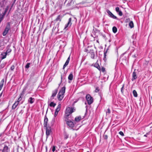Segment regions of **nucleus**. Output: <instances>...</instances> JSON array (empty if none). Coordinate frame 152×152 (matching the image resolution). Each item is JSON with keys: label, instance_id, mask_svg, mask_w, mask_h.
I'll return each mask as SVG.
<instances>
[{"label": "nucleus", "instance_id": "1", "mask_svg": "<svg viewBox=\"0 0 152 152\" xmlns=\"http://www.w3.org/2000/svg\"><path fill=\"white\" fill-rule=\"evenodd\" d=\"M66 87H63L57 95V98L59 101H61L64 97V94L65 92Z\"/></svg>", "mask_w": 152, "mask_h": 152}, {"label": "nucleus", "instance_id": "2", "mask_svg": "<svg viewBox=\"0 0 152 152\" xmlns=\"http://www.w3.org/2000/svg\"><path fill=\"white\" fill-rule=\"evenodd\" d=\"M75 110V109L73 108L68 107L66 109L65 116V117L69 118L70 114L72 113Z\"/></svg>", "mask_w": 152, "mask_h": 152}, {"label": "nucleus", "instance_id": "3", "mask_svg": "<svg viewBox=\"0 0 152 152\" xmlns=\"http://www.w3.org/2000/svg\"><path fill=\"white\" fill-rule=\"evenodd\" d=\"M86 98L88 104L90 105L93 102V99L90 94H87Z\"/></svg>", "mask_w": 152, "mask_h": 152}, {"label": "nucleus", "instance_id": "4", "mask_svg": "<svg viewBox=\"0 0 152 152\" xmlns=\"http://www.w3.org/2000/svg\"><path fill=\"white\" fill-rule=\"evenodd\" d=\"M10 23H7L3 33V35L4 36H5L8 32L9 30L10 29Z\"/></svg>", "mask_w": 152, "mask_h": 152}, {"label": "nucleus", "instance_id": "5", "mask_svg": "<svg viewBox=\"0 0 152 152\" xmlns=\"http://www.w3.org/2000/svg\"><path fill=\"white\" fill-rule=\"evenodd\" d=\"M69 118L65 117V120L67 125L70 127H73L74 126V124L73 122L68 120Z\"/></svg>", "mask_w": 152, "mask_h": 152}, {"label": "nucleus", "instance_id": "6", "mask_svg": "<svg viewBox=\"0 0 152 152\" xmlns=\"http://www.w3.org/2000/svg\"><path fill=\"white\" fill-rule=\"evenodd\" d=\"M45 127L46 129V135H47V137L50 135V134L51 132V128L49 126Z\"/></svg>", "mask_w": 152, "mask_h": 152}, {"label": "nucleus", "instance_id": "7", "mask_svg": "<svg viewBox=\"0 0 152 152\" xmlns=\"http://www.w3.org/2000/svg\"><path fill=\"white\" fill-rule=\"evenodd\" d=\"M106 12L108 14L109 16L110 17L114 19H117V17L114 15L109 10H106Z\"/></svg>", "mask_w": 152, "mask_h": 152}, {"label": "nucleus", "instance_id": "8", "mask_svg": "<svg viewBox=\"0 0 152 152\" xmlns=\"http://www.w3.org/2000/svg\"><path fill=\"white\" fill-rule=\"evenodd\" d=\"M58 90L57 89H55L52 91V94L50 97V99L52 100L54 99V97L57 94Z\"/></svg>", "mask_w": 152, "mask_h": 152}, {"label": "nucleus", "instance_id": "9", "mask_svg": "<svg viewBox=\"0 0 152 152\" xmlns=\"http://www.w3.org/2000/svg\"><path fill=\"white\" fill-rule=\"evenodd\" d=\"M89 52L90 54L91 55V58L92 59H94L95 54L94 51L93 50H90Z\"/></svg>", "mask_w": 152, "mask_h": 152}, {"label": "nucleus", "instance_id": "10", "mask_svg": "<svg viewBox=\"0 0 152 152\" xmlns=\"http://www.w3.org/2000/svg\"><path fill=\"white\" fill-rule=\"evenodd\" d=\"M71 20V18H69V20L68 23L66 24L65 26L64 27L65 29H66L69 26H71L72 24Z\"/></svg>", "mask_w": 152, "mask_h": 152}, {"label": "nucleus", "instance_id": "11", "mask_svg": "<svg viewBox=\"0 0 152 152\" xmlns=\"http://www.w3.org/2000/svg\"><path fill=\"white\" fill-rule=\"evenodd\" d=\"M137 78V75L136 73L134 71L132 74V81H133L134 80L136 79Z\"/></svg>", "mask_w": 152, "mask_h": 152}, {"label": "nucleus", "instance_id": "12", "mask_svg": "<svg viewBox=\"0 0 152 152\" xmlns=\"http://www.w3.org/2000/svg\"><path fill=\"white\" fill-rule=\"evenodd\" d=\"M70 56L68 58L67 60H66L65 63L64 64V65L63 67V69H64L65 67L68 65V64H69V60H70Z\"/></svg>", "mask_w": 152, "mask_h": 152}, {"label": "nucleus", "instance_id": "13", "mask_svg": "<svg viewBox=\"0 0 152 152\" xmlns=\"http://www.w3.org/2000/svg\"><path fill=\"white\" fill-rule=\"evenodd\" d=\"M70 56L68 58L67 60H66L65 63L64 64V65L63 67V69H64L65 67L68 65V64H69V60H70Z\"/></svg>", "mask_w": 152, "mask_h": 152}, {"label": "nucleus", "instance_id": "14", "mask_svg": "<svg viewBox=\"0 0 152 152\" xmlns=\"http://www.w3.org/2000/svg\"><path fill=\"white\" fill-rule=\"evenodd\" d=\"M115 10L117 12H118V15L120 16H121L122 15V13L121 11L120 10L119 8V7H117L115 8Z\"/></svg>", "mask_w": 152, "mask_h": 152}, {"label": "nucleus", "instance_id": "15", "mask_svg": "<svg viewBox=\"0 0 152 152\" xmlns=\"http://www.w3.org/2000/svg\"><path fill=\"white\" fill-rule=\"evenodd\" d=\"M8 147L7 146L5 145L4 148L2 151V152H9Z\"/></svg>", "mask_w": 152, "mask_h": 152}, {"label": "nucleus", "instance_id": "16", "mask_svg": "<svg viewBox=\"0 0 152 152\" xmlns=\"http://www.w3.org/2000/svg\"><path fill=\"white\" fill-rule=\"evenodd\" d=\"M48 119L46 117H45L44 123V126L46 127L47 125L48 122Z\"/></svg>", "mask_w": 152, "mask_h": 152}, {"label": "nucleus", "instance_id": "17", "mask_svg": "<svg viewBox=\"0 0 152 152\" xmlns=\"http://www.w3.org/2000/svg\"><path fill=\"white\" fill-rule=\"evenodd\" d=\"M7 55V53L5 52L2 53L1 55V58L2 59H3L6 58Z\"/></svg>", "mask_w": 152, "mask_h": 152}, {"label": "nucleus", "instance_id": "18", "mask_svg": "<svg viewBox=\"0 0 152 152\" xmlns=\"http://www.w3.org/2000/svg\"><path fill=\"white\" fill-rule=\"evenodd\" d=\"M4 79H3L0 83V91L1 90L4 85Z\"/></svg>", "mask_w": 152, "mask_h": 152}, {"label": "nucleus", "instance_id": "19", "mask_svg": "<svg viewBox=\"0 0 152 152\" xmlns=\"http://www.w3.org/2000/svg\"><path fill=\"white\" fill-rule=\"evenodd\" d=\"M18 104V102H15L13 105L12 109H15L16 107Z\"/></svg>", "mask_w": 152, "mask_h": 152}, {"label": "nucleus", "instance_id": "20", "mask_svg": "<svg viewBox=\"0 0 152 152\" xmlns=\"http://www.w3.org/2000/svg\"><path fill=\"white\" fill-rule=\"evenodd\" d=\"M34 101V99L31 97H30L28 100V102L30 104H32Z\"/></svg>", "mask_w": 152, "mask_h": 152}, {"label": "nucleus", "instance_id": "21", "mask_svg": "<svg viewBox=\"0 0 152 152\" xmlns=\"http://www.w3.org/2000/svg\"><path fill=\"white\" fill-rule=\"evenodd\" d=\"M81 119V116H78L76 117L75 121L77 122H78Z\"/></svg>", "mask_w": 152, "mask_h": 152}, {"label": "nucleus", "instance_id": "22", "mask_svg": "<svg viewBox=\"0 0 152 152\" xmlns=\"http://www.w3.org/2000/svg\"><path fill=\"white\" fill-rule=\"evenodd\" d=\"M73 75L72 74V73H71L69 75L68 77V79L70 80H73Z\"/></svg>", "mask_w": 152, "mask_h": 152}, {"label": "nucleus", "instance_id": "23", "mask_svg": "<svg viewBox=\"0 0 152 152\" xmlns=\"http://www.w3.org/2000/svg\"><path fill=\"white\" fill-rule=\"evenodd\" d=\"M94 66L96 68L99 70H100V66L98 63H96L94 65Z\"/></svg>", "mask_w": 152, "mask_h": 152}, {"label": "nucleus", "instance_id": "24", "mask_svg": "<svg viewBox=\"0 0 152 152\" xmlns=\"http://www.w3.org/2000/svg\"><path fill=\"white\" fill-rule=\"evenodd\" d=\"M62 17L60 15H59L58 16L57 18L55 20L56 21H61V19Z\"/></svg>", "mask_w": 152, "mask_h": 152}, {"label": "nucleus", "instance_id": "25", "mask_svg": "<svg viewBox=\"0 0 152 152\" xmlns=\"http://www.w3.org/2000/svg\"><path fill=\"white\" fill-rule=\"evenodd\" d=\"M61 104H59L55 110V111L58 112L60 110L61 107Z\"/></svg>", "mask_w": 152, "mask_h": 152}, {"label": "nucleus", "instance_id": "26", "mask_svg": "<svg viewBox=\"0 0 152 152\" xmlns=\"http://www.w3.org/2000/svg\"><path fill=\"white\" fill-rule=\"evenodd\" d=\"M129 26L131 28H132L134 27V23L132 21H131L130 22Z\"/></svg>", "mask_w": 152, "mask_h": 152}, {"label": "nucleus", "instance_id": "27", "mask_svg": "<svg viewBox=\"0 0 152 152\" xmlns=\"http://www.w3.org/2000/svg\"><path fill=\"white\" fill-rule=\"evenodd\" d=\"M69 134L66 132L64 133V137L65 139H66L69 137Z\"/></svg>", "mask_w": 152, "mask_h": 152}, {"label": "nucleus", "instance_id": "28", "mask_svg": "<svg viewBox=\"0 0 152 152\" xmlns=\"http://www.w3.org/2000/svg\"><path fill=\"white\" fill-rule=\"evenodd\" d=\"M4 42H0V48L2 49H3L4 48Z\"/></svg>", "mask_w": 152, "mask_h": 152}, {"label": "nucleus", "instance_id": "29", "mask_svg": "<svg viewBox=\"0 0 152 152\" xmlns=\"http://www.w3.org/2000/svg\"><path fill=\"white\" fill-rule=\"evenodd\" d=\"M133 93L134 96L135 97H137V94L136 91L135 90H134L133 91Z\"/></svg>", "mask_w": 152, "mask_h": 152}, {"label": "nucleus", "instance_id": "30", "mask_svg": "<svg viewBox=\"0 0 152 152\" xmlns=\"http://www.w3.org/2000/svg\"><path fill=\"white\" fill-rule=\"evenodd\" d=\"M112 29L113 32L115 33H116L117 31V28L115 26L113 27Z\"/></svg>", "mask_w": 152, "mask_h": 152}, {"label": "nucleus", "instance_id": "31", "mask_svg": "<svg viewBox=\"0 0 152 152\" xmlns=\"http://www.w3.org/2000/svg\"><path fill=\"white\" fill-rule=\"evenodd\" d=\"M49 105L50 107H54L56 105V104L53 102H51L50 104Z\"/></svg>", "mask_w": 152, "mask_h": 152}, {"label": "nucleus", "instance_id": "32", "mask_svg": "<svg viewBox=\"0 0 152 152\" xmlns=\"http://www.w3.org/2000/svg\"><path fill=\"white\" fill-rule=\"evenodd\" d=\"M11 51L12 50L10 48H8L7 49L6 52L5 53H7V54L10 53L11 52Z\"/></svg>", "mask_w": 152, "mask_h": 152}, {"label": "nucleus", "instance_id": "33", "mask_svg": "<svg viewBox=\"0 0 152 152\" xmlns=\"http://www.w3.org/2000/svg\"><path fill=\"white\" fill-rule=\"evenodd\" d=\"M106 52H104V58H103V60H104L105 61H106Z\"/></svg>", "mask_w": 152, "mask_h": 152}, {"label": "nucleus", "instance_id": "34", "mask_svg": "<svg viewBox=\"0 0 152 152\" xmlns=\"http://www.w3.org/2000/svg\"><path fill=\"white\" fill-rule=\"evenodd\" d=\"M5 64H6V63H4H4H2L1 65V68H3L4 67V66L5 65Z\"/></svg>", "mask_w": 152, "mask_h": 152}, {"label": "nucleus", "instance_id": "35", "mask_svg": "<svg viewBox=\"0 0 152 152\" xmlns=\"http://www.w3.org/2000/svg\"><path fill=\"white\" fill-rule=\"evenodd\" d=\"M30 65V63H27V64H26V65L25 66V68H27V69L29 67Z\"/></svg>", "mask_w": 152, "mask_h": 152}, {"label": "nucleus", "instance_id": "36", "mask_svg": "<svg viewBox=\"0 0 152 152\" xmlns=\"http://www.w3.org/2000/svg\"><path fill=\"white\" fill-rule=\"evenodd\" d=\"M90 50H89L87 48H86L85 49V50H84V51L87 53H90Z\"/></svg>", "mask_w": 152, "mask_h": 152}, {"label": "nucleus", "instance_id": "37", "mask_svg": "<svg viewBox=\"0 0 152 152\" xmlns=\"http://www.w3.org/2000/svg\"><path fill=\"white\" fill-rule=\"evenodd\" d=\"M124 84L123 85V86H122V87L121 88V91L122 93H123V92H124L123 90H124Z\"/></svg>", "mask_w": 152, "mask_h": 152}, {"label": "nucleus", "instance_id": "38", "mask_svg": "<svg viewBox=\"0 0 152 152\" xmlns=\"http://www.w3.org/2000/svg\"><path fill=\"white\" fill-rule=\"evenodd\" d=\"M103 137L104 138L105 140H107L108 138L107 136V135H104Z\"/></svg>", "mask_w": 152, "mask_h": 152}, {"label": "nucleus", "instance_id": "39", "mask_svg": "<svg viewBox=\"0 0 152 152\" xmlns=\"http://www.w3.org/2000/svg\"><path fill=\"white\" fill-rule=\"evenodd\" d=\"M106 113L109 114L110 113V110L109 108H108L107 110V111L106 112Z\"/></svg>", "mask_w": 152, "mask_h": 152}, {"label": "nucleus", "instance_id": "40", "mask_svg": "<svg viewBox=\"0 0 152 152\" xmlns=\"http://www.w3.org/2000/svg\"><path fill=\"white\" fill-rule=\"evenodd\" d=\"M14 68H15V66H14V65H12V66L10 67V69L11 70L13 71L14 69Z\"/></svg>", "mask_w": 152, "mask_h": 152}, {"label": "nucleus", "instance_id": "41", "mask_svg": "<svg viewBox=\"0 0 152 152\" xmlns=\"http://www.w3.org/2000/svg\"><path fill=\"white\" fill-rule=\"evenodd\" d=\"M119 134L121 135L122 136H124V134L123 132L122 131H120L119 132Z\"/></svg>", "mask_w": 152, "mask_h": 152}, {"label": "nucleus", "instance_id": "42", "mask_svg": "<svg viewBox=\"0 0 152 152\" xmlns=\"http://www.w3.org/2000/svg\"><path fill=\"white\" fill-rule=\"evenodd\" d=\"M99 91V89L98 88H96V89L95 91L96 92H97Z\"/></svg>", "mask_w": 152, "mask_h": 152}, {"label": "nucleus", "instance_id": "43", "mask_svg": "<svg viewBox=\"0 0 152 152\" xmlns=\"http://www.w3.org/2000/svg\"><path fill=\"white\" fill-rule=\"evenodd\" d=\"M55 149H56V148H55V146H53L52 147V151L53 152H54L55 150Z\"/></svg>", "mask_w": 152, "mask_h": 152}, {"label": "nucleus", "instance_id": "44", "mask_svg": "<svg viewBox=\"0 0 152 152\" xmlns=\"http://www.w3.org/2000/svg\"><path fill=\"white\" fill-rule=\"evenodd\" d=\"M21 97L20 96V97L18 99V100L17 102H18V103H19V102L21 100Z\"/></svg>", "mask_w": 152, "mask_h": 152}, {"label": "nucleus", "instance_id": "45", "mask_svg": "<svg viewBox=\"0 0 152 152\" xmlns=\"http://www.w3.org/2000/svg\"><path fill=\"white\" fill-rule=\"evenodd\" d=\"M58 112L55 111L54 114V117H56L58 114Z\"/></svg>", "mask_w": 152, "mask_h": 152}, {"label": "nucleus", "instance_id": "46", "mask_svg": "<svg viewBox=\"0 0 152 152\" xmlns=\"http://www.w3.org/2000/svg\"><path fill=\"white\" fill-rule=\"evenodd\" d=\"M102 70L103 72H104L105 71V68L104 67L102 68Z\"/></svg>", "mask_w": 152, "mask_h": 152}, {"label": "nucleus", "instance_id": "47", "mask_svg": "<svg viewBox=\"0 0 152 152\" xmlns=\"http://www.w3.org/2000/svg\"><path fill=\"white\" fill-rule=\"evenodd\" d=\"M62 75H61V83L62 82Z\"/></svg>", "mask_w": 152, "mask_h": 152}, {"label": "nucleus", "instance_id": "48", "mask_svg": "<svg viewBox=\"0 0 152 152\" xmlns=\"http://www.w3.org/2000/svg\"><path fill=\"white\" fill-rule=\"evenodd\" d=\"M144 136H145V137H147V135L146 134H145V135H144Z\"/></svg>", "mask_w": 152, "mask_h": 152}, {"label": "nucleus", "instance_id": "49", "mask_svg": "<svg viewBox=\"0 0 152 152\" xmlns=\"http://www.w3.org/2000/svg\"><path fill=\"white\" fill-rule=\"evenodd\" d=\"M2 95V93H1L0 94V97Z\"/></svg>", "mask_w": 152, "mask_h": 152}, {"label": "nucleus", "instance_id": "50", "mask_svg": "<svg viewBox=\"0 0 152 152\" xmlns=\"http://www.w3.org/2000/svg\"><path fill=\"white\" fill-rule=\"evenodd\" d=\"M61 82L59 84V86H60V84H61Z\"/></svg>", "mask_w": 152, "mask_h": 152}, {"label": "nucleus", "instance_id": "51", "mask_svg": "<svg viewBox=\"0 0 152 152\" xmlns=\"http://www.w3.org/2000/svg\"><path fill=\"white\" fill-rule=\"evenodd\" d=\"M46 150H47V147H46Z\"/></svg>", "mask_w": 152, "mask_h": 152}, {"label": "nucleus", "instance_id": "52", "mask_svg": "<svg viewBox=\"0 0 152 152\" xmlns=\"http://www.w3.org/2000/svg\"><path fill=\"white\" fill-rule=\"evenodd\" d=\"M130 20V19H129H129H127V20Z\"/></svg>", "mask_w": 152, "mask_h": 152}]
</instances>
